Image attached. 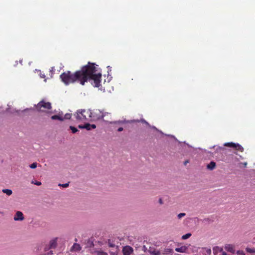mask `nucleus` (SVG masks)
I'll use <instances>...</instances> for the list:
<instances>
[{
	"label": "nucleus",
	"instance_id": "nucleus-7",
	"mask_svg": "<svg viewBox=\"0 0 255 255\" xmlns=\"http://www.w3.org/2000/svg\"><path fill=\"white\" fill-rule=\"evenodd\" d=\"M57 238H54L52 240H51L49 242V247L48 248H45V250L46 251L48 249H55L57 246Z\"/></svg>",
	"mask_w": 255,
	"mask_h": 255
},
{
	"label": "nucleus",
	"instance_id": "nucleus-18",
	"mask_svg": "<svg viewBox=\"0 0 255 255\" xmlns=\"http://www.w3.org/2000/svg\"><path fill=\"white\" fill-rule=\"evenodd\" d=\"M246 250L249 253H255V248H247Z\"/></svg>",
	"mask_w": 255,
	"mask_h": 255
},
{
	"label": "nucleus",
	"instance_id": "nucleus-20",
	"mask_svg": "<svg viewBox=\"0 0 255 255\" xmlns=\"http://www.w3.org/2000/svg\"><path fill=\"white\" fill-rule=\"evenodd\" d=\"M191 236V233H187V234L182 236V239L186 240V239H187L189 238H190Z\"/></svg>",
	"mask_w": 255,
	"mask_h": 255
},
{
	"label": "nucleus",
	"instance_id": "nucleus-15",
	"mask_svg": "<svg viewBox=\"0 0 255 255\" xmlns=\"http://www.w3.org/2000/svg\"><path fill=\"white\" fill-rule=\"evenodd\" d=\"M84 128H86L87 130H90L91 128H96V126L95 125H91L90 124H86L84 125Z\"/></svg>",
	"mask_w": 255,
	"mask_h": 255
},
{
	"label": "nucleus",
	"instance_id": "nucleus-11",
	"mask_svg": "<svg viewBox=\"0 0 255 255\" xmlns=\"http://www.w3.org/2000/svg\"><path fill=\"white\" fill-rule=\"evenodd\" d=\"M62 114H61L60 113H59L58 115H54V116H52L51 117V119L52 120H59L60 121H63L64 120V118H63V117L62 116Z\"/></svg>",
	"mask_w": 255,
	"mask_h": 255
},
{
	"label": "nucleus",
	"instance_id": "nucleus-3",
	"mask_svg": "<svg viewBox=\"0 0 255 255\" xmlns=\"http://www.w3.org/2000/svg\"><path fill=\"white\" fill-rule=\"evenodd\" d=\"M52 108L51 104L50 102H46L42 100L39 102L36 106L37 111L40 112H46L48 110L51 109Z\"/></svg>",
	"mask_w": 255,
	"mask_h": 255
},
{
	"label": "nucleus",
	"instance_id": "nucleus-10",
	"mask_svg": "<svg viewBox=\"0 0 255 255\" xmlns=\"http://www.w3.org/2000/svg\"><path fill=\"white\" fill-rule=\"evenodd\" d=\"M81 250V247L77 243H74L71 249V252H78Z\"/></svg>",
	"mask_w": 255,
	"mask_h": 255
},
{
	"label": "nucleus",
	"instance_id": "nucleus-9",
	"mask_svg": "<svg viewBox=\"0 0 255 255\" xmlns=\"http://www.w3.org/2000/svg\"><path fill=\"white\" fill-rule=\"evenodd\" d=\"M148 252L153 255H160L161 254L160 252L154 247H150Z\"/></svg>",
	"mask_w": 255,
	"mask_h": 255
},
{
	"label": "nucleus",
	"instance_id": "nucleus-12",
	"mask_svg": "<svg viewBox=\"0 0 255 255\" xmlns=\"http://www.w3.org/2000/svg\"><path fill=\"white\" fill-rule=\"evenodd\" d=\"M216 164L214 161H211L207 165V168L209 170H212L216 167Z\"/></svg>",
	"mask_w": 255,
	"mask_h": 255
},
{
	"label": "nucleus",
	"instance_id": "nucleus-2",
	"mask_svg": "<svg viewBox=\"0 0 255 255\" xmlns=\"http://www.w3.org/2000/svg\"><path fill=\"white\" fill-rule=\"evenodd\" d=\"M92 112L90 110H79L74 115L76 121L78 122L91 121Z\"/></svg>",
	"mask_w": 255,
	"mask_h": 255
},
{
	"label": "nucleus",
	"instance_id": "nucleus-34",
	"mask_svg": "<svg viewBox=\"0 0 255 255\" xmlns=\"http://www.w3.org/2000/svg\"><path fill=\"white\" fill-rule=\"evenodd\" d=\"M41 77H42V78H44L45 76L44 75H42L41 76Z\"/></svg>",
	"mask_w": 255,
	"mask_h": 255
},
{
	"label": "nucleus",
	"instance_id": "nucleus-33",
	"mask_svg": "<svg viewBox=\"0 0 255 255\" xmlns=\"http://www.w3.org/2000/svg\"><path fill=\"white\" fill-rule=\"evenodd\" d=\"M159 203H160V204H162V199H159Z\"/></svg>",
	"mask_w": 255,
	"mask_h": 255
},
{
	"label": "nucleus",
	"instance_id": "nucleus-29",
	"mask_svg": "<svg viewBox=\"0 0 255 255\" xmlns=\"http://www.w3.org/2000/svg\"><path fill=\"white\" fill-rule=\"evenodd\" d=\"M123 130V128L122 127H120L118 129V131H122Z\"/></svg>",
	"mask_w": 255,
	"mask_h": 255
},
{
	"label": "nucleus",
	"instance_id": "nucleus-17",
	"mask_svg": "<svg viewBox=\"0 0 255 255\" xmlns=\"http://www.w3.org/2000/svg\"><path fill=\"white\" fill-rule=\"evenodd\" d=\"M94 253L95 255H108L107 253L102 251H96Z\"/></svg>",
	"mask_w": 255,
	"mask_h": 255
},
{
	"label": "nucleus",
	"instance_id": "nucleus-4",
	"mask_svg": "<svg viewBox=\"0 0 255 255\" xmlns=\"http://www.w3.org/2000/svg\"><path fill=\"white\" fill-rule=\"evenodd\" d=\"M92 121L96 120H100L103 119L104 121L106 120L104 119V118L107 116H110L111 114L109 113H103L100 110H96V111L92 112Z\"/></svg>",
	"mask_w": 255,
	"mask_h": 255
},
{
	"label": "nucleus",
	"instance_id": "nucleus-14",
	"mask_svg": "<svg viewBox=\"0 0 255 255\" xmlns=\"http://www.w3.org/2000/svg\"><path fill=\"white\" fill-rule=\"evenodd\" d=\"M213 253L215 255H217L219 253L223 251V249L219 247H215L213 249Z\"/></svg>",
	"mask_w": 255,
	"mask_h": 255
},
{
	"label": "nucleus",
	"instance_id": "nucleus-16",
	"mask_svg": "<svg viewBox=\"0 0 255 255\" xmlns=\"http://www.w3.org/2000/svg\"><path fill=\"white\" fill-rule=\"evenodd\" d=\"M2 192L8 196L11 195L12 193V190L8 189H2Z\"/></svg>",
	"mask_w": 255,
	"mask_h": 255
},
{
	"label": "nucleus",
	"instance_id": "nucleus-32",
	"mask_svg": "<svg viewBox=\"0 0 255 255\" xmlns=\"http://www.w3.org/2000/svg\"><path fill=\"white\" fill-rule=\"evenodd\" d=\"M222 252V255H227V253L225 252Z\"/></svg>",
	"mask_w": 255,
	"mask_h": 255
},
{
	"label": "nucleus",
	"instance_id": "nucleus-23",
	"mask_svg": "<svg viewBox=\"0 0 255 255\" xmlns=\"http://www.w3.org/2000/svg\"><path fill=\"white\" fill-rule=\"evenodd\" d=\"M186 215V214L184 213H181L178 215V219H181L182 217H184Z\"/></svg>",
	"mask_w": 255,
	"mask_h": 255
},
{
	"label": "nucleus",
	"instance_id": "nucleus-28",
	"mask_svg": "<svg viewBox=\"0 0 255 255\" xmlns=\"http://www.w3.org/2000/svg\"><path fill=\"white\" fill-rule=\"evenodd\" d=\"M78 128L81 129L85 128L84 125H79Z\"/></svg>",
	"mask_w": 255,
	"mask_h": 255
},
{
	"label": "nucleus",
	"instance_id": "nucleus-27",
	"mask_svg": "<svg viewBox=\"0 0 255 255\" xmlns=\"http://www.w3.org/2000/svg\"><path fill=\"white\" fill-rule=\"evenodd\" d=\"M59 186H62L63 187H64V188H66V187H67L68 186H69V184L68 183H65V184H59Z\"/></svg>",
	"mask_w": 255,
	"mask_h": 255
},
{
	"label": "nucleus",
	"instance_id": "nucleus-6",
	"mask_svg": "<svg viewBox=\"0 0 255 255\" xmlns=\"http://www.w3.org/2000/svg\"><path fill=\"white\" fill-rule=\"evenodd\" d=\"M225 249L232 254H234L235 253V246L234 245L232 244H226L225 246Z\"/></svg>",
	"mask_w": 255,
	"mask_h": 255
},
{
	"label": "nucleus",
	"instance_id": "nucleus-30",
	"mask_svg": "<svg viewBox=\"0 0 255 255\" xmlns=\"http://www.w3.org/2000/svg\"><path fill=\"white\" fill-rule=\"evenodd\" d=\"M207 253L209 254H211V249H208L207 251Z\"/></svg>",
	"mask_w": 255,
	"mask_h": 255
},
{
	"label": "nucleus",
	"instance_id": "nucleus-1",
	"mask_svg": "<svg viewBox=\"0 0 255 255\" xmlns=\"http://www.w3.org/2000/svg\"><path fill=\"white\" fill-rule=\"evenodd\" d=\"M98 65L89 62L88 64L83 66L80 70L77 71L74 73L70 71L62 73L60 78L66 85L79 82L84 85L88 80L91 81V84L96 87L100 86L102 74L98 69Z\"/></svg>",
	"mask_w": 255,
	"mask_h": 255
},
{
	"label": "nucleus",
	"instance_id": "nucleus-26",
	"mask_svg": "<svg viewBox=\"0 0 255 255\" xmlns=\"http://www.w3.org/2000/svg\"><path fill=\"white\" fill-rule=\"evenodd\" d=\"M237 254L238 255H245V254L244 253V252L243 251H238L237 252Z\"/></svg>",
	"mask_w": 255,
	"mask_h": 255
},
{
	"label": "nucleus",
	"instance_id": "nucleus-21",
	"mask_svg": "<svg viewBox=\"0 0 255 255\" xmlns=\"http://www.w3.org/2000/svg\"><path fill=\"white\" fill-rule=\"evenodd\" d=\"M70 129L71 130V131L73 133H75L77 132L78 130L77 128L73 126H70Z\"/></svg>",
	"mask_w": 255,
	"mask_h": 255
},
{
	"label": "nucleus",
	"instance_id": "nucleus-24",
	"mask_svg": "<svg viewBox=\"0 0 255 255\" xmlns=\"http://www.w3.org/2000/svg\"><path fill=\"white\" fill-rule=\"evenodd\" d=\"M36 167H37V163H36V162L33 163L30 165V167L32 169L35 168Z\"/></svg>",
	"mask_w": 255,
	"mask_h": 255
},
{
	"label": "nucleus",
	"instance_id": "nucleus-25",
	"mask_svg": "<svg viewBox=\"0 0 255 255\" xmlns=\"http://www.w3.org/2000/svg\"><path fill=\"white\" fill-rule=\"evenodd\" d=\"M31 183H32V184H35V185H37V186H39V185H41V182H39V181H35V182H34V181H32L31 182Z\"/></svg>",
	"mask_w": 255,
	"mask_h": 255
},
{
	"label": "nucleus",
	"instance_id": "nucleus-31",
	"mask_svg": "<svg viewBox=\"0 0 255 255\" xmlns=\"http://www.w3.org/2000/svg\"><path fill=\"white\" fill-rule=\"evenodd\" d=\"M189 160H186V161L184 162V164L185 165H186L188 163H189Z\"/></svg>",
	"mask_w": 255,
	"mask_h": 255
},
{
	"label": "nucleus",
	"instance_id": "nucleus-8",
	"mask_svg": "<svg viewBox=\"0 0 255 255\" xmlns=\"http://www.w3.org/2000/svg\"><path fill=\"white\" fill-rule=\"evenodd\" d=\"M24 217L22 213L20 211H17L14 217V220L15 221H22Z\"/></svg>",
	"mask_w": 255,
	"mask_h": 255
},
{
	"label": "nucleus",
	"instance_id": "nucleus-19",
	"mask_svg": "<svg viewBox=\"0 0 255 255\" xmlns=\"http://www.w3.org/2000/svg\"><path fill=\"white\" fill-rule=\"evenodd\" d=\"M108 246L109 247L114 248L115 247V243L111 240H109L108 242Z\"/></svg>",
	"mask_w": 255,
	"mask_h": 255
},
{
	"label": "nucleus",
	"instance_id": "nucleus-5",
	"mask_svg": "<svg viewBox=\"0 0 255 255\" xmlns=\"http://www.w3.org/2000/svg\"><path fill=\"white\" fill-rule=\"evenodd\" d=\"M224 146L233 148L235 150L240 152L244 151V148L239 143L234 142H226L224 144Z\"/></svg>",
	"mask_w": 255,
	"mask_h": 255
},
{
	"label": "nucleus",
	"instance_id": "nucleus-22",
	"mask_svg": "<svg viewBox=\"0 0 255 255\" xmlns=\"http://www.w3.org/2000/svg\"><path fill=\"white\" fill-rule=\"evenodd\" d=\"M64 119H70L71 118V114L67 113L64 115V117H63Z\"/></svg>",
	"mask_w": 255,
	"mask_h": 255
},
{
	"label": "nucleus",
	"instance_id": "nucleus-13",
	"mask_svg": "<svg viewBox=\"0 0 255 255\" xmlns=\"http://www.w3.org/2000/svg\"><path fill=\"white\" fill-rule=\"evenodd\" d=\"M187 250V247L185 246H182L180 248H176L175 249V251L178 253H185Z\"/></svg>",
	"mask_w": 255,
	"mask_h": 255
}]
</instances>
